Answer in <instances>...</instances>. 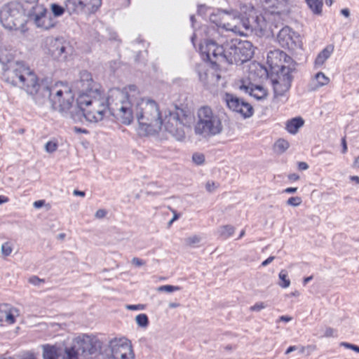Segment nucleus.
I'll return each instance as SVG.
<instances>
[{
	"label": "nucleus",
	"instance_id": "nucleus-1",
	"mask_svg": "<svg viewBox=\"0 0 359 359\" xmlns=\"http://www.w3.org/2000/svg\"><path fill=\"white\" fill-rule=\"evenodd\" d=\"M77 104L72 86L65 81H56L47 88L50 107L63 117L75 122L97 123L102 121L110 106L111 116L124 126L136 118L140 131L145 135L164 137L168 134L177 141L184 140L191 123V113L183 104H175L163 111L152 98L142 96L141 90L130 84L114 87L105 95L99 83L87 72L80 74Z\"/></svg>",
	"mask_w": 359,
	"mask_h": 359
},
{
	"label": "nucleus",
	"instance_id": "nucleus-2",
	"mask_svg": "<svg viewBox=\"0 0 359 359\" xmlns=\"http://www.w3.org/2000/svg\"><path fill=\"white\" fill-rule=\"evenodd\" d=\"M3 80L11 86L25 91L33 101L41 105V85L34 72L25 62L18 61L2 68Z\"/></svg>",
	"mask_w": 359,
	"mask_h": 359
},
{
	"label": "nucleus",
	"instance_id": "nucleus-3",
	"mask_svg": "<svg viewBox=\"0 0 359 359\" xmlns=\"http://www.w3.org/2000/svg\"><path fill=\"white\" fill-rule=\"evenodd\" d=\"M196 123L194 130L196 135L209 138L219 135L224 130L222 119L208 106H203L197 109Z\"/></svg>",
	"mask_w": 359,
	"mask_h": 359
},
{
	"label": "nucleus",
	"instance_id": "nucleus-4",
	"mask_svg": "<svg viewBox=\"0 0 359 359\" xmlns=\"http://www.w3.org/2000/svg\"><path fill=\"white\" fill-rule=\"evenodd\" d=\"M27 7L20 2L11 1L0 8V23L11 31L24 32L27 25Z\"/></svg>",
	"mask_w": 359,
	"mask_h": 359
},
{
	"label": "nucleus",
	"instance_id": "nucleus-5",
	"mask_svg": "<svg viewBox=\"0 0 359 359\" xmlns=\"http://www.w3.org/2000/svg\"><path fill=\"white\" fill-rule=\"evenodd\" d=\"M27 23L30 22L35 28L48 31L55 27L57 20L48 8L41 3L29 5L27 7Z\"/></svg>",
	"mask_w": 359,
	"mask_h": 359
},
{
	"label": "nucleus",
	"instance_id": "nucleus-6",
	"mask_svg": "<svg viewBox=\"0 0 359 359\" xmlns=\"http://www.w3.org/2000/svg\"><path fill=\"white\" fill-rule=\"evenodd\" d=\"M254 52V46L250 42L235 39L225 46L224 59L231 64H242L250 60Z\"/></svg>",
	"mask_w": 359,
	"mask_h": 359
},
{
	"label": "nucleus",
	"instance_id": "nucleus-7",
	"mask_svg": "<svg viewBox=\"0 0 359 359\" xmlns=\"http://www.w3.org/2000/svg\"><path fill=\"white\" fill-rule=\"evenodd\" d=\"M66 341L69 346L65 348L67 359H78L79 353L88 355L95 349L96 339L90 335L81 334L74 337H66Z\"/></svg>",
	"mask_w": 359,
	"mask_h": 359
},
{
	"label": "nucleus",
	"instance_id": "nucleus-8",
	"mask_svg": "<svg viewBox=\"0 0 359 359\" xmlns=\"http://www.w3.org/2000/svg\"><path fill=\"white\" fill-rule=\"evenodd\" d=\"M266 63L270 72L291 71L295 65L294 60L290 56L278 49L268 53Z\"/></svg>",
	"mask_w": 359,
	"mask_h": 359
},
{
	"label": "nucleus",
	"instance_id": "nucleus-9",
	"mask_svg": "<svg viewBox=\"0 0 359 359\" xmlns=\"http://www.w3.org/2000/svg\"><path fill=\"white\" fill-rule=\"evenodd\" d=\"M278 44L291 53L302 50L303 43L301 36L288 27H283L278 34Z\"/></svg>",
	"mask_w": 359,
	"mask_h": 359
},
{
	"label": "nucleus",
	"instance_id": "nucleus-10",
	"mask_svg": "<svg viewBox=\"0 0 359 359\" xmlns=\"http://www.w3.org/2000/svg\"><path fill=\"white\" fill-rule=\"evenodd\" d=\"M110 359H135L130 341L126 338H115L109 343Z\"/></svg>",
	"mask_w": 359,
	"mask_h": 359
},
{
	"label": "nucleus",
	"instance_id": "nucleus-11",
	"mask_svg": "<svg viewBox=\"0 0 359 359\" xmlns=\"http://www.w3.org/2000/svg\"><path fill=\"white\" fill-rule=\"evenodd\" d=\"M101 0H66L65 7L70 14L90 15L98 10Z\"/></svg>",
	"mask_w": 359,
	"mask_h": 359
},
{
	"label": "nucleus",
	"instance_id": "nucleus-12",
	"mask_svg": "<svg viewBox=\"0 0 359 359\" xmlns=\"http://www.w3.org/2000/svg\"><path fill=\"white\" fill-rule=\"evenodd\" d=\"M225 100L228 108L242 118L247 119L253 116L254 108L250 103L229 94L226 95Z\"/></svg>",
	"mask_w": 359,
	"mask_h": 359
},
{
	"label": "nucleus",
	"instance_id": "nucleus-13",
	"mask_svg": "<svg viewBox=\"0 0 359 359\" xmlns=\"http://www.w3.org/2000/svg\"><path fill=\"white\" fill-rule=\"evenodd\" d=\"M238 88L258 101L266 100L269 95L268 89L264 85L253 84L249 78L242 79L239 81Z\"/></svg>",
	"mask_w": 359,
	"mask_h": 359
},
{
	"label": "nucleus",
	"instance_id": "nucleus-14",
	"mask_svg": "<svg viewBox=\"0 0 359 359\" xmlns=\"http://www.w3.org/2000/svg\"><path fill=\"white\" fill-rule=\"evenodd\" d=\"M291 71L270 72L274 93L276 96H282L290 89L291 85Z\"/></svg>",
	"mask_w": 359,
	"mask_h": 359
},
{
	"label": "nucleus",
	"instance_id": "nucleus-15",
	"mask_svg": "<svg viewBox=\"0 0 359 359\" xmlns=\"http://www.w3.org/2000/svg\"><path fill=\"white\" fill-rule=\"evenodd\" d=\"M19 307L6 302H0V324L12 326L22 318Z\"/></svg>",
	"mask_w": 359,
	"mask_h": 359
},
{
	"label": "nucleus",
	"instance_id": "nucleus-16",
	"mask_svg": "<svg viewBox=\"0 0 359 359\" xmlns=\"http://www.w3.org/2000/svg\"><path fill=\"white\" fill-rule=\"evenodd\" d=\"M201 53L205 56L207 60L212 64L217 63L219 60H225V48L217 45L213 42H205L200 46Z\"/></svg>",
	"mask_w": 359,
	"mask_h": 359
},
{
	"label": "nucleus",
	"instance_id": "nucleus-17",
	"mask_svg": "<svg viewBox=\"0 0 359 359\" xmlns=\"http://www.w3.org/2000/svg\"><path fill=\"white\" fill-rule=\"evenodd\" d=\"M238 20V13L236 11L232 13L222 11L211 16V20L219 27L234 31L235 32H237V27L235 25V27H233V25Z\"/></svg>",
	"mask_w": 359,
	"mask_h": 359
},
{
	"label": "nucleus",
	"instance_id": "nucleus-18",
	"mask_svg": "<svg viewBox=\"0 0 359 359\" xmlns=\"http://www.w3.org/2000/svg\"><path fill=\"white\" fill-rule=\"evenodd\" d=\"M256 17V11L251 4L244 5L241 7V11L238 13V18L241 20L243 25L248 29L250 27V21L255 20Z\"/></svg>",
	"mask_w": 359,
	"mask_h": 359
},
{
	"label": "nucleus",
	"instance_id": "nucleus-19",
	"mask_svg": "<svg viewBox=\"0 0 359 359\" xmlns=\"http://www.w3.org/2000/svg\"><path fill=\"white\" fill-rule=\"evenodd\" d=\"M263 8L271 13H279L287 8L285 0H259Z\"/></svg>",
	"mask_w": 359,
	"mask_h": 359
},
{
	"label": "nucleus",
	"instance_id": "nucleus-20",
	"mask_svg": "<svg viewBox=\"0 0 359 359\" xmlns=\"http://www.w3.org/2000/svg\"><path fill=\"white\" fill-rule=\"evenodd\" d=\"M199 76L202 82L210 84H215L219 79L217 69L208 65L200 71Z\"/></svg>",
	"mask_w": 359,
	"mask_h": 359
},
{
	"label": "nucleus",
	"instance_id": "nucleus-21",
	"mask_svg": "<svg viewBox=\"0 0 359 359\" xmlns=\"http://www.w3.org/2000/svg\"><path fill=\"white\" fill-rule=\"evenodd\" d=\"M334 51V46L330 45L324 48L316 56L313 65L316 69L323 67Z\"/></svg>",
	"mask_w": 359,
	"mask_h": 359
},
{
	"label": "nucleus",
	"instance_id": "nucleus-22",
	"mask_svg": "<svg viewBox=\"0 0 359 359\" xmlns=\"http://www.w3.org/2000/svg\"><path fill=\"white\" fill-rule=\"evenodd\" d=\"M43 359H67V355H62L60 350L55 346L45 345L42 348Z\"/></svg>",
	"mask_w": 359,
	"mask_h": 359
},
{
	"label": "nucleus",
	"instance_id": "nucleus-23",
	"mask_svg": "<svg viewBox=\"0 0 359 359\" xmlns=\"http://www.w3.org/2000/svg\"><path fill=\"white\" fill-rule=\"evenodd\" d=\"M304 124V121L302 117H294L287 121L285 129L289 134L296 135Z\"/></svg>",
	"mask_w": 359,
	"mask_h": 359
},
{
	"label": "nucleus",
	"instance_id": "nucleus-24",
	"mask_svg": "<svg viewBox=\"0 0 359 359\" xmlns=\"http://www.w3.org/2000/svg\"><path fill=\"white\" fill-rule=\"evenodd\" d=\"M15 57V53L12 48L8 47L0 48V63L2 65V68L5 66H8V64L11 62Z\"/></svg>",
	"mask_w": 359,
	"mask_h": 359
},
{
	"label": "nucleus",
	"instance_id": "nucleus-25",
	"mask_svg": "<svg viewBox=\"0 0 359 359\" xmlns=\"http://www.w3.org/2000/svg\"><path fill=\"white\" fill-rule=\"evenodd\" d=\"M330 83V79L323 72H318L312 80V84L314 88H319L327 86Z\"/></svg>",
	"mask_w": 359,
	"mask_h": 359
},
{
	"label": "nucleus",
	"instance_id": "nucleus-26",
	"mask_svg": "<svg viewBox=\"0 0 359 359\" xmlns=\"http://www.w3.org/2000/svg\"><path fill=\"white\" fill-rule=\"evenodd\" d=\"M279 286L283 289H287L291 285L288 272L282 269L278 273Z\"/></svg>",
	"mask_w": 359,
	"mask_h": 359
},
{
	"label": "nucleus",
	"instance_id": "nucleus-27",
	"mask_svg": "<svg viewBox=\"0 0 359 359\" xmlns=\"http://www.w3.org/2000/svg\"><path fill=\"white\" fill-rule=\"evenodd\" d=\"M289 147L290 143L287 140L285 139L278 140L273 145L274 151L279 154H283L285 152L289 149Z\"/></svg>",
	"mask_w": 359,
	"mask_h": 359
},
{
	"label": "nucleus",
	"instance_id": "nucleus-28",
	"mask_svg": "<svg viewBox=\"0 0 359 359\" xmlns=\"http://www.w3.org/2000/svg\"><path fill=\"white\" fill-rule=\"evenodd\" d=\"M311 11L316 15L322 13L323 0H306Z\"/></svg>",
	"mask_w": 359,
	"mask_h": 359
},
{
	"label": "nucleus",
	"instance_id": "nucleus-29",
	"mask_svg": "<svg viewBox=\"0 0 359 359\" xmlns=\"http://www.w3.org/2000/svg\"><path fill=\"white\" fill-rule=\"evenodd\" d=\"M53 47L55 49L53 50L52 55L54 58L57 60H61L66 57V55H65V47L63 45L60 44V43H55Z\"/></svg>",
	"mask_w": 359,
	"mask_h": 359
},
{
	"label": "nucleus",
	"instance_id": "nucleus-30",
	"mask_svg": "<svg viewBox=\"0 0 359 359\" xmlns=\"http://www.w3.org/2000/svg\"><path fill=\"white\" fill-rule=\"evenodd\" d=\"M235 227L231 224H224L218 229L219 234L222 237H230L233 235Z\"/></svg>",
	"mask_w": 359,
	"mask_h": 359
},
{
	"label": "nucleus",
	"instance_id": "nucleus-31",
	"mask_svg": "<svg viewBox=\"0 0 359 359\" xmlns=\"http://www.w3.org/2000/svg\"><path fill=\"white\" fill-rule=\"evenodd\" d=\"M13 251V245L6 241L1 245V255L3 257H8L11 255Z\"/></svg>",
	"mask_w": 359,
	"mask_h": 359
},
{
	"label": "nucleus",
	"instance_id": "nucleus-32",
	"mask_svg": "<svg viewBox=\"0 0 359 359\" xmlns=\"http://www.w3.org/2000/svg\"><path fill=\"white\" fill-rule=\"evenodd\" d=\"M51 15L55 19L57 17L62 15L65 13V8L56 3H52L50 5Z\"/></svg>",
	"mask_w": 359,
	"mask_h": 359
},
{
	"label": "nucleus",
	"instance_id": "nucleus-33",
	"mask_svg": "<svg viewBox=\"0 0 359 359\" xmlns=\"http://www.w3.org/2000/svg\"><path fill=\"white\" fill-rule=\"evenodd\" d=\"M136 324L142 328H146L149 325V319L146 314L140 313L135 316Z\"/></svg>",
	"mask_w": 359,
	"mask_h": 359
},
{
	"label": "nucleus",
	"instance_id": "nucleus-34",
	"mask_svg": "<svg viewBox=\"0 0 359 359\" xmlns=\"http://www.w3.org/2000/svg\"><path fill=\"white\" fill-rule=\"evenodd\" d=\"M58 147L57 141L55 140H50L46 142L44 149L48 154H53L55 152Z\"/></svg>",
	"mask_w": 359,
	"mask_h": 359
},
{
	"label": "nucleus",
	"instance_id": "nucleus-35",
	"mask_svg": "<svg viewBox=\"0 0 359 359\" xmlns=\"http://www.w3.org/2000/svg\"><path fill=\"white\" fill-rule=\"evenodd\" d=\"M302 203V199L299 196H293L289 198L287 201L286 204L292 208H297L299 207Z\"/></svg>",
	"mask_w": 359,
	"mask_h": 359
},
{
	"label": "nucleus",
	"instance_id": "nucleus-36",
	"mask_svg": "<svg viewBox=\"0 0 359 359\" xmlns=\"http://www.w3.org/2000/svg\"><path fill=\"white\" fill-rule=\"evenodd\" d=\"M201 242V237L197 235H192L185 239V243L187 246L193 247Z\"/></svg>",
	"mask_w": 359,
	"mask_h": 359
},
{
	"label": "nucleus",
	"instance_id": "nucleus-37",
	"mask_svg": "<svg viewBox=\"0 0 359 359\" xmlns=\"http://www.w3.org/2000/svg\"><path fill=\"white\" fill-rule=\"evenodd\" d=\"M266 309V304L264 302H259L255 303L250 306V311L252 312H259Z\"/></svg>",
	"mask_w": 359,
	"mask_h": 359
},
{
	"label": "nucleus",
	"instance_id": "nucleus-38",
	"mask_svg": "<svg viewBox=\"0 0 359 359\" xmlns=\"http://www.w3.org/2000/svg\"><path fill=\"white\" fill-rule=\"evenodd\" d=\"M158 290L160 292H166L170 293V292L178 290V287L176 286L167 285H163V286L159 287L158 288Z\"/></svg>",
	"mask_w": 359,
	"mask_h": 359
},
{
	"label": "nucleus",
	"instance_id": "nucleus-39",
	"mask_svg": "<svg viewBox=\"0 0 359 359\" xmlns=\"http://www.w3.org/2000/svg\"><path fill=\"white\" fill-rule=\"evenodd\" d=\"M335 335V331L331 327H327L323 331L322 337L324 338H333Z\"/></svg>",
	"mask_w": 359,
	"mask_h": 359
},
{
	"label": "nucleus",
	"instance_id": "nucleus-40",
	"mask_svg": "<svg viewBox=\"0 0 359 359\" xmlns=\"http://www.w3.org/2000/svg\"><path fill=\"white\" fill-rule=\"evenodd\" d=\"M126 308L130 311H142L144 309V306L143 304L127 305Z\"/></svg>",
	"mask_w": 359,
	"mask_h": 359
},
{
	"label": "nucleus",
	"instance_id": "nucleus-41",
	"mask_svg": "<svg viewBox=\"0 0 359 359\" xmlns=\"http://www.w3.org/2000/svg\"><path fill=\"white\" fill-rule=\"evenodd\" d=\"M43 282V280L42 279H40L37 276H32L29 278V283L34 285H38L42 283Z\"/></svg>",
	"mask_w": 359,
	"mask_h": 359
},
{
	"label": "nucleus",
	"instance_id": "nucleus-42",
	"mask_svg": "<svg viewBox=\"0 0 359 359\" xmlns=\"http://www.w3.org/2000/svg\"><path fill=\"white\" fill-rule=\"evenodd\" d=\"M192 158L193 161L198 165L202 164L204 162V156L201 154H194Z\"/></svg>",
	"mask_w": 359,
	"mask_h": 359
},
{
	"label": "nucleus",
	"instance_id": "nucleus-43",
	"mask_svg": "<svg viewBox=\"0 0 359 359\" xmlns=\"http://www.w3.org/2000/svg\"><path fill=\"white\" fill-rule=\"evenodd\" d=\"M107 215V211L104 209H99L95 212V217L97 219H102Z\"/></svg>",
	"mask_w": 359,
	"mask_h": 359
},
{
	"label": "nucleus",
	"instance_id": "nucleus-44",
	"mask_svg": "<svg viewBox=\"0 0 359 359\" xmlns=\"http://www.w3.org/2000/svg\"><path fill=\"white\" fill-rule=\"evenodd\" d=\"M131 263L135 266H142L144 265V262L137 257H133L131 259Z\"/></svg>",
	"mask_w": 359,
	"mask_h": 359
},
{
	"label": "nucleus",
	"instance_id": "nucleus-45",
	"mask_svg": "<svg viewBox=\"0 0 359 359\" xmlns=\"http://www.w3.org/2000/svg\"><path fill=\"white\" fill-rule=\"evenodd\" d=\"M205 188L208 191L212 192L217 188V184L213 182H208L205 184Z\"/></svg>",
	"mask_w": 359,
	"mask_h": 359
},
{
	"label": "nucleus",
	"instance_id": "nucleus-46",
	"mask_svg": "<svg viewBox=\"0 0 359 359\" xmlns=\"http://www.w3.org/2000/svg\"><path fill=\"white\" fill-rule=\"evenodd\" d=\"M20 1H22V2H20L21 4H22L24 6L27 7V6H29V5H33L34 4L39 3V0H20Z\"/></svg>",
	"mask_w": 359,
	"mask_h": 359
},
{
	"label": "nucleus",
	"instance_id": "nucleus-47",
	"mask_svg": "<svg viewBox=\"0 0 359 359\" xmlns=\"http://www.w3.org/2000/svg\"><path fill=\"white\" fill-rule=\"evenodd\" d=\"M352 167L355 169H359V155L353 160Z\"/></svg>",
	"mask_w": 359,
	"mask_h": 359
},
{
	"label": "nucleus",
	"instance_id": "nucleus-48",
	"mask_svg": "<svg viewBox=\"0 0 359 359\" xmlns=\"http://www.w3.org/2000/svg\"><path fill=\"white\" fill-rule=\"evenodd\" d=\"M297 190L298 189L297 187H288L284 190V192L286 194H294Z\"/></svg>",
	"mask_w": 359,
	"mask_h": 359
},
{
	"label": "nucleus",
	"instance_id": "nucleus-49",
	"mask_svg": "<svg viewBox=\"0 0 359 359\" xmlns=\"http://www.w3.org/2000/svg\"><path fill=\"white\" fill-rule=\"evenodd\" d=\"M349 180L351 182L354 183L355 184L359 185V176L358 175H353L349 177Z\"/></svg>",
	"mask_w": 359,
	"mask_h": 359
},
{
	"label": "nucleus",
	"instance_id": "nucleus-50",
	"mask_svg": "<svg viewBox=\"0 0 359 359\" xmlns=\"http://www.w3.org/2000/svg\"><path fill=\"white\" fill-rule=\"evenodd\" d=\"M298 168L299 170H306L309 168V165L305 162H300L298 163Z\"/></svg>",
	"mask_w": 359,
	"mask_h": 359
},
{
	"label": "nucleus",
	"instance_id": "nucleus-51",
	"mask_svg": "<svg viewBox=\"0 0 359 359\" xmlns=\"http://www.w3.org/2000/svg\"><path fill=\"white\" fill-rule=\"evenodd\" d=\"M43 205H44V201H41V200L36 201L34 202V203H33L34 207L37 209L43 207Z\"/></svg>",
	"mask_w": 359,
	"mask_h": 359
},
{
	"label": "nucleus",
	"instance_id": "nucleus-52",
	"mask_svg": "<svg viewBox=\"0 0 359 359\" xmlns=\"http://www.w3.org/2000/svg\"><path fill=\"white\" fill-rule=\"evenodd\" d=\"M341 144H342V153L346 154L347 151L348 147H347L346 142L344 139L342 140Z\"/></svg>",
	"mask_w": 359,
	"mask_h": 359
},
{
	"label": "nucleus",
	"instance_id": "nucleus-53",
	"mask_svg": "<svg viewBox=\"0 0 359 359\" xmlns=\"http://www.w3.org/2000/svg\"><path fill=\"white\" fill-rule=\"evenodd\" d=\"M273 260V257H269V258H267L266 260L263 261L262 263V265L263 266H266L267 264H269V263H271L272 261Z\"/></svg>",
	"mask_w": 359,
	"mask_h": 359
},
{
	"label": "nucleus",
	"instance_id": "nucleus-54",
	"mask_svg": "<svg viewBox=\"0 0 359 359\" xmlns=\"http://www.w3.org/2000/svg\"><path fill=\"white\" fill-rule=\"evenodd\" d=\"M8 201V199L7 197L4 196H0V205L3 203H6Z\"/></svg>",
	"mask_w": 359,
	"mask_h": 359
},
{
	"label": "nucleus",
	"instance_id": "nucleus-55",
	"mask_svg": "<svg viewBox=\"0 0 359 359\" xmlns=\"http://www.w3.org/2000/svg\"><path fill=\"white\" fill-rule=\"evenodd\" d=\"M280 320L284 322H290L292 320V318L290 316H281Z\"/></svg>",
	"mask_w": 359,
	"mask_h": 359
},
{
	"label": "nucleus",
	"instance_id": "nucleus-56",
	"mask_svg": "<svg viewBox=\"0 0 359 359\" xmlns=\"http://www.w3.org/2000/svg\"><path fill=\"white\" fill-rule=\"evenodd\" d=\"M57 237L58 238V239L62 241L65 238L66 235L65 233H60L57 234Z\"/></svg>",
	"mask_w": 359,
	"mask_h": 359
},
{
	"label": "nucleus",
	"instance_id": "nucleus-57",
	"mask_svg": "<svg viewBox=\"0 0 359 359\" xmlns=\"http://www.w3.org/2000/svg\"><path fill=\"white\" fill-rule=\"evenodd\" d=\"M341 345L346 348L351 349L352 344H351L344 342L341 343Z\"/></svg>",
	"mask_w": 359,
	"mask_h": 359
},
{
	"label": "nucleus",
	"instance_id": "nucleus-58",
	"mask_svg": "<svg viewBox=\"0 0 359 359\" xmlns=\"http://www.w3.org/2000/svg\"><path fill=\"white\" fill-rule=\"evenodd\" d=\"M168 306L170 308H172V309H175V308H177L179 306V304L177 303H169L168 304Z\"/></svg>",
	"mask_w": 359,
	"mask_h": 359
},
{
	"label": "nucleus",
	"instance_id": "nucleus-59",
	"mask_svg": "<svg viewBox=\"0 0 359 359\" xmlns=\"http://www.w3.org/2000/svg\"><path fill=\"white\" fill-rule=\"evenodd\" d=\"M341 13L346 17H348L349 15V12L347 9L342 10Z\"/></svg>",
	"mask_w": 359,
	"mask_h": 359
},
{
	"label": "nucleus",
	"instance_id": "nucleus-60",
	"mask_svg": "<svg viewBox=\"0 0 359 359\" xmlns=\"http://www.w3.org/2000/svg\"><path fill=\"white\" fill-rule=\"evenodd\" d=\"M358 348H359L358 346H356L352 344L351 350L354 351L358 353Z\"/></svg>",
	"mask_w": 359,
	"mask_h": 359
},
{
	"label": "nucleus",
	"instance_id": "nucleus-61",
	"mask_svg": "<svg viewBox=\"0 0 359 359\" xmlns=\"http://www.w3.org/2000/svg\"><path fill=\"white\" fill-rule=\"evenodd\" d=\"M23 359H38V358L32 355H29L26 356Z\"/></svg>",
	"mask_w": 359,
	"mask_h": 359
},
{
	"label": "nucleus",
	"instance_id": "nucleus-62",
	"mask_svg": "<svg viewBox=\"0 0 359 359\" xmlns=\"http://www.w3.org/2000/svg\"><path fill=\"white\" fill-rule=\"evenodd\" d=\"M254 67H255V70H256V71H262V67L261 66L255 65Z\"/></svg>",
	"mask_w": 359,
	"mask_h": 359
},
{
	"label": "nucleus",
	"instance_id": "nucleus-63",
	"mask_svg": "<svg viewBox=\"0 0 359 359\" xmlns=\"http://www.w3.org/2000/svg\"><path fill=\"white\" fill-rule=\"evenodd\" d=\"M311 279H312V276H309V277L305 278L304 279V283H308L309 281H310Z\"/></svg>",
	"mask_w": 359,
	"mask_h": 359
},
{
	"label": "nucleus",
	"instance_id": "nucleus-64",
	"mask_svg": "<svg viewBox=\"0 0 359 359\" xmlns=\"http://www.w3.org/2000/svg\"><path fill=\"white\" fill-rule=\"evenodd\" d=\"M245 234V231L244 230H242V231L240 232V234H239V238H242Z\"/></svg>",
	"mask_w": 359,
	"mask_h": 359
}]
</instances>
